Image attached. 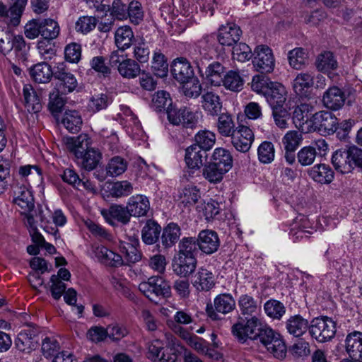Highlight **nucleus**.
Returning a JSON list of instances; mask_svg holds the SVG:
<instances>
[{
    "instance_id": "obj_61",
    "label": "nucleus",
    "mask_w": 362,
    "mask_h": 362,
    "mask_svg": "<svg viewBox=\"0 0 362 362\" xmlns=\"http://www.w3.org/2000/svg\"><path fill=\"white\" fill-rule=\"evenodd\" d=\"M128 18L134 25H139L144 19V11L141 3L132 1L128 5L127 11Z\"/></svg>"
},
{
    "instance_id": "obj_47",
    "label": "nucleus",
    "mask_w": 362,
    "mask_h": 362,
    "mask_svg": "<svg viewBox=\"0 0 362 362\" xmlns=\"http://www.w3.org/2000/svg\"><path fill=\"white\" fill-rule=\"evenodd\" d=\"M66 95L67 94L58 92L57 90L54 88L50 92L48 107L53 115L56 116L63 110L66 103Z\"/></svg>"
},
{
    "instance_id": "obj_25",
    "label": "nucleus",
    "mask_w": 362,
    "mask_h": 362,
    "mask_svg": "<svg viewBox=\"0 0 362 362\" xmlns=\"http://www.w3.org/2000/svg\"><path fill=\"white\" fill-rule=\"evenodd\" d=\"M309 176L320 184H329L334 177V171L326 164H317L308 170Z\"/></svg>"
},
{
    "instance_id": "obj_64",
    "label": "nucleus",
    "mask_w": 362,
    "mask_h": 362,
    "mask_svg": "<svg viewBox=\"0 0 362 362\" xmlns=\"http://www.w3.org/2000/svg\"><path fill=\"white\" fill-rule=\"evenodd\" d=\"M233 58L241 62L250 60L252 57L250 47L244 42L236 43L233 48Z\"/></svg>"
},
{
    "instance_id": "obj_48",
    "label": "nucleus",
    "mask_w": 362,
    "mask_h": 362,
    "mask_svg": "<svg viewBox=\"0 0 362 362\" xmlns=\"http://www.w3.org/2000/svg\"><path fill=\"white\" fill-rule=\"evenodd\" d=\"M226 173L228 172L211 161L206 163L202 170L204 177L211 183L220 182Z\"/></svg>"
},
{
    "instance_id": "obj_54",
    "label": "nucleus",
    "mask_w": 362,
    "mask_h": 362,
    "mask_svg": "<svg viewBox=\"0 0 362 362\" xmlns=\"http://www.w3.org/2000/svg\"><path fill=\"white\" fill-rule=\"evenodd\" d=\"M264 310L267 315L274 320H280L286 313V308L282 303L271 299L264 305Z\"/></svg>"
},
{
    "instance_id": "obj_46",
    "label": "nucleus",
    "mask_w": 362,
    "mask_h": 362,
    "mask_svg": "<svg viewBox=\"0 0 362 362\" xmlns=\"http://www.w3.org/2000/svg\"><path fill=\"white\" fill-rule=\"evenodd\" d=\"M314 75L310 72H301L293 80V87L296 94L303 95L304 90L313 86Z\"/></svg>"
},
{
    "instance_id": "obj_39",
    "label": "nucleus",
    "mask_w": 362,
    "mask_h": 362,
    "mask_svg": "<svg viewBox=\"0 0 362 362\" xmlns=\"http://www.w3.org/2000/svg\"><path fill=\"white\" fill-rule=\"evenodd\" d=\"M127 160L119 156L111 158L106 166L105 172L108 177H115L122 175L127 169Z\"/></svg>"
},
{
    "instance_id": "obj_5",
    "label": "nucleus",
    "mask_w": 362,
    "mask_h": 362,
    "mask_svg": "<svg viewBox=\"0 0 362 362\" xmlns=\"http://www.w3.org/2000/svg\"><path fill=\"white\" fill-rule=\"evenodd\" d=\"M336 332V322L327 316L315 317L310 325V334L319 342L331 340L335 336Z\"/></svg>"
},
{
    "instance_id": "obj_17",
    "label": "nucleus",
    "mask_w": 362,
    "mask_h": 362,
    "mask_svg": "<svg viewBox=\"0 0 362 362\" xmlns=\"http://www.w3.org/2000/svg\"><path fill=\"white\" fill-rule=\"evenodd\" d=\"M346 98L345 92L337 86H332L324 93L322 103L328 109L338 110L344 106Z\"/></svg>"
},
{
    "instance_id": "obj_29",
    "label": "nucleus",
    "mask_w": 362,
    "mask_h": 362,
    "mask_svg": "<svg viewBox=\"0 0 362 362\" xmlns=\"http://www.w3.org/2000/svg\"><path fill=\"white\" fill-rule=\"evenodd\" d=\"M24 104L29 112H38L42 109L40 97L30 84H25L23 88Z\"/></svg>"
},
{
    "instance_id": "obj_42",
    "label": "nucleus",
    "mask_w": 362,
    "mask_h": 362,
    "mask_svg": "<svg viewBox=\"0 0 362 362\" xmlns=\"http://www.w3.org/2000/svg\"><path fill=\"white\" fill-rule=\"evenodd\" d=\"M189 57L196 65L199 73L203 74V69H206L211 57L206 49L195 47L189 51Z\"/></svg>"
},
{
    "instance_id": "obj_7",
    "label": "nucleus",
    "mask_w": 362,
    "mask_h": 362,
    "mask_svg": "<svg viewBox=\"0 0 362 362\" xmlns=\"http://www.w3.org/2000/svg\"><path fill=\"white\" fill-rule=\"evenodd\" d=\"M252 64L255 70L261 74L273 71L275 59L272 50L267 45H259L254 51Z\"/></svg>"
},
{
    "instance_id": "obj_9",
    "label": "nucleus",
    "mask_w": 362,
    "mask_h": 362,
    "mask_svg": "<svg viewBox=\"0 0 362 362\" xmlns=\"http://www.w3.org/2000/svg\"><path fill=\"white\" fill-rule=\"evenodd\" d=\"M214 306L207 305L206 312L207 315L213 320L220 319L217 313L227 314L233 311L235 307V301L229 293L218 295L214 300Z\"/></svg>"
},
{
    "instance_id": "obj_57",
    "label": "nucleus",
    "mask_w": 362,
    "mask_h": 362,
    "mask_svg": "<svg viewBox=\"0 0 362 362\" xmlns=\"http://www.w3.org/2000/svg\"><path fill=\"white\" fill-rule=\"evenodd\" d=\"M133 192V185L127 180L117 181L112 184L110 193L112 197H127Z\"/></svg>"
},
{
    "instance_id": "obj_14",
    "label": "nucleus",
    "mask_w": 362,
    "mask_h": 362,
    "mask_svg": "<svg viewBox=\"0 0 362 362\" xmlns=\"http://www.w3.org/2000/svg\"><path fill=\"white\" fill-rule=\"evenodd\" d=\"M171 72L174 78L180 83H189L194 76L192 66L185 58H177L173 61Z\"/></svg>"
},
{
    "instance_id": "obj_41",
    "label": "nucleus",
    "mask_w": 362,
    "mask_h": 362,
    "mask_svg": "<svg viewBox=\"0 0 362 362\" xmlns=\"http://www.w3.org/2000/svg\"><path fill=\"white\" fill-rule=\"evenodd\" d=\"M199 250V248L196 238H183L178 244L177 255L189 257H197Z\"/></svg>"
},
{
    "instance_id": "obj_3",
    "label": "nucleus",
    "mask_w": 362,
    "mask_h": 362,
    "mask_svg": "<svg viewBox=\"0 0 362 362\" xmlns=\"http://www.w3.org/2000/svg\"><path fill=\"white\" fill-rule=\"evenodd\" d=\"M139 290L155 303L160 298H169L171 295L170 286L160 276H151L147 281L141 282L139 285Z\"/></svg>"
},
{
    "instance_id": "obj_21",
    "label": "nucleus",
    "mask_w": 362,
    "mask_h": 362,
    "mask_svg": "<svg viewBox=\"0 0 362 362\" xmlns=\"http://www.w3.org/2000/svg\"><path fill=\"white\" fill-rule=\"evenodd\" d=\"M313 110V105L308 103H301L295 108L293 113V122L296 127L301 129L302 132H310L309 127L305 129L304 126L309 120H311L312 117H310V115Z\"/></svg>"
},
{
    "instance_id": "obj_6",
    "label": "nucleus",
    "mask_w": 362,
    "mask_h": 362,
    "mask_svg": "<svg viewBox=\"0 0 362 362\" xmlns=\"http://www.w3.org/2000/svg\"><path fill=\"white\" fill-rule=\"evenodd\" d=\"M261 327V320L254 315L246 322L243 320H239L232 326L231 331L240 341L245 342L247 339L255 340Z\"/></svg>"
},
{
    "instance_id": "obj_51",
    "label": "nucleus",
    "mask_w": 362,
    "mask_h": 362,
    "mask_svg": "<svg viewBox=\"0 0 362 362\" xmlns=\"http://www.w3.org/2000/svg\"><path fill=\"white\" fill-rule=\"evenodd\" d=\"M151 69L154 74L160 78L165 77L168 71V64L164 54L155 52L151 62Z\"/></svg>"
},
{
    "instance_id": "obj_45",
    "label": "nucleus",
    "mask_w": 362,
    "mask_h": 362,
    "mask_svg": "<svg viewBox=\"0 0 362 362\" xmlns=\"http://www.w3.org/2000/svg\"><path fill=\"white\" fill-rule=\"evenodd\" d=\"M62 123L69 132L76 133L81 129L82 119L77 111L69 110L65 112Z\"/></svg>"
},
{
    "instance_id": "obj_31",
    "label": "nucleus",
    "mask_w": 362,
    "mask_h": 362,
    "mask_svg": "<svg viewBox=\"0 0 362 362\" xmlns=\"http://www.w3.org/2000/svg\"><path fill=\"white\" fill-rule=\"evenodd\" d=\"M193 284L199 291H208L215 285L214 276L211 272L201 267L194 276Z\"/></svg>"
},
{
    "instance_id": "obj_15",
    "label": "nucleus",
    "mask_w": 362,
    "mask_h": 362,
    "mask_svg": "<svg viewBox=\"0 0 362 362\" xmlns=\"http://www.w3.org/2000/svg\"><path fill=\"white\" fill-rule=\"evenodd\" d=\"M199 248L206 255H211L217 251L220 245L218 234L211 230H202L197 238Z\"/></svg>"
},
{
    "instance_id": "obj_8",
    "label": "nucleus",
    "mask_w": 362,
    "mask_h": 362,
    "mask_svg": "<svg viewBox=\"0 0 362 362\" xmlns=\"http://www.w3.org/2000/svg\"><path fill=\"white\" fill-rule=\"evenodd\" d=\"M310 122L314 130L322 135H330L337 130V118L329 111H320L313 115Z\"/></svg>"
},
{
    "instance_id": "obj_11",
    "label": "nucleus",
    "mask_w": 362,
    "mask_h": 362,
    "mask_svg": "<svg viewBox=\"0 0 362 362\" xmlns=\"http://www.w3.org/2000/svg\"><path fill=\"white\" fill-rule=\"evenodd\" d=\"M230 138L233 147L238 151L246 153L250 149L255 136L248 127L239 125L237 127V131Z\"/></svg>"
},
{
    "instance_id": "obj_16",
    "label": "nucleus",
    "mask_w": 362,
    "mask_h": 362,
    "mask_svg": "<svg viewBox=\"0 0 362 362\" xmlns=\"http://www.w3.org/2000/svg\"><path fill=\"white\" fill-rule=\"evenodd\" d=\"M197 263V257H185L176 254L173 259L172 267L175 274L187 277L194 272Z\"/></svg>"
},
{
    "instance_id": "obj_56",
    "label": "nucleus",
    "mask_w": 362,
    "mask_h": 362,
    "mask_svg": "<svg viewBox=\"0 0 362 362\" xmlns=\"http://www.w3.org/2000/svg\"><path fill=\"white\" fill-rule=\"evenodd\" d=\"M120 252L123 254L124 265H131L141 259L142 254L137 247L128 245H119Z\"/></svg>"
},
{
    "instance_id": "obj_43",
    "label": "nucleus",
    "mask_w": 362,
    "mask_h": 362,
    "mask_svg": "<svg viewBox=\"0 0 362 362\" xmlns=\"http://www.w3.org/2000/svg\"><path fill=\"white\" fill-rule=\"evenodd\" d=\"M181 235L180 227L174 223H169L164 229L161 235L163 245L170 247L174 245Z\"/></svg>"
},
{
    "instance_id": "obj_4",
    "label": "nucleus",
    "mask_w": 362,
    "mask_h": 362,
    "mask_svg": "<svg viewBox=\"0 0 362 362\" xmlns=\"http://www.w3.org/2000/svg\"><path fill=\"white\" fill-rule=\"evenodd\" d=\"M54 88L61 93H71L78 87L76 76L64 62L54 66Z\"/></svg>"
},
{
    "instance_id": "obj_63",
    "label": "nucleus",
    "mask_w": 362,
    "mask_h": 362,
    "mask_svg": "<svg viewBox=\"0 0 362 362\" xmlns=\"http://www.w3.org/2000/svg\"><path fill=\"white\" fill-rule=\"evenodd\" d=\"M303 140L302 134L297 131H288L282 139L284 149L296 150Z\"/></svg>"
},
{
    "instance_id": "obj_49",
    "label": "nucleus",
    "mask_w": 362,
    "mask_h": 362,
    "mask_svg": "<svg viewBox=\"0 0 362 362\" xmlns=\"http://www.w3.org/2000/svg\"><path fill=\"white\" fill-rule=\"evenodd\" d=\"M216 134L209 130H201L198 132L195 136L194 141L196 145L204 151H209L216 143Z\"/></svg>"
},
{
    "instance_id": "obj_62",
    "label": "nucleus",
    "mask_w": 362,
    "mask_h": 362,
    "mask_svg": "<svg viewBox=\"0 0 362 362\" xmlns=\"http://www.w3.org/2000/svg\"><path fill=\"white\" fill-rule=\"evenodd\" d=\"M200 198L199 191L194 186L185 187L180 192V199L185 206L194 204Z\"/></svg>"
},
{
    "instance_id": "obj_44",
    "label": "nucleus",
    "mask_w": 362,
    "mask_h": 362,
    "mask_svg": "<svg viewBox=\"0 0 362 362\" xmlns=\"http://www.w3.org/2000/svg\"><path fill=\"white\" fill-rule=\"evenodd\" d=\"M199 146L194 144L186 149L185 160L189 168H199L202 165L204 156Z\"/></svg>"
},
{
    "instance_id": "obj_50",
    "label": "nucleus",
    "mask_w": 362,
    "mask_h": 362,
    "mask_svg": "<svg viewBox=\"0 0 362 362\" xmlns=\"http://www.w3.org/2000/svg\"><path fill=\"white\" fill-rule=\"evenodd\" d=\"M172 106V100L170 94L165 90H158L153 94L151 100V107L157 111L161 112Z\"/></svg>"
},
{
    "instance_id": "obj_19",
    "label": "nucleus",
    "mask_w": 362,
    "mask_h": 362,
    "mask_svg": "<svg viewBox=\"0 0 362 362\" xmlns=\"http://www.w3.org/2000/svg\"><path fill=\"white\" fill-rule=\"evenodd\" d=\"M201 104L207 115L212 117L218 116L223 108L219 95L211 91L206 92L202 95Z\"/></svg>"
},
{
    "instance_id": "obj_28",
    "label": "nucleus",
    "mask_w": 362,
    "mask_h": 362,
    "mask_svg": "<svg viewBox=\"0 0 362 362\" xmlns=\"http://www.w3.org/2000/svg\"><path fill=\"white\" fill-rule=\"evenodd\" d=\"M36 334L37 332L31 329L22 330L15 341L16 348L22 352L30 353L36 346L34 340Z\"/></svg>"
},
{
    "instance_id": "obj_18",
    "label": "nucleus",
    "mask_w": 362,
    "mask_h": 362,
    "mask_svg": "<svg viewBox=\"0 0 362 362\" xmlns=\"http://www.w3.org/2000/svg\"><path fill=\"white\" fill-rule=\"evenodd\" d=\"M127 209L131 216H145L150 209L149 200L141 194L132 196L127 204Z\"/></svg>"
},
{
    "instance_id": "obj_12",
    "label": "nucleus",
    "mask_w": 362,
    "mask_h": 362,
    "mask_svg": "<svg viewBox=\"0 0 362 362\" xmlns=\"http://www.w3.org/2000/svg\"><path fill=\"white\" fill-rule=\"evenodd\" d=\"M92 252L97 260L107 267H119L124 266L122 257L104 245L93 247Z\"/></svg>"
},
{
    "instance_id": "obj_37",
    "label": "nucleus",
    "mask_w": 362,
    "mask_h": 362,
    "mask_svg": "<svg viewBox=\"0 0 362 362\" xmlns=\"http://www.w3.org/2000/svg\"><path fill=\"white\" fill-rule=\"evenodd\" d=\"M216 122L217 131L223 136L231 137L237 131L233 117L228 113L219 114Z\"/></svg>"
},
{
    "instance_id": "obj_1",
    "label": "nucleus",
    "mask_w": 362,
    "mask_h": 362,
    "mask_svg": "<svg viewBox=\"0 0 362 362\" xmlns=\"http://www.w3.org/2000/svg\"><path fill=\"white\" fill-rule=\"evenodd\" d=\"M63 141L66 149L75 156L83 169L91 171L98 167L102 159V153L98 148L91 146L90 138L87 134L66 137Z\"/></svg>"
},
{
    "instance_id": "obj_40",
    "label": "nucleus",
    "mask_w": 362,
    "mask_h": 362,
    "mask_svg": "<svg viewBox=\"0 0 362 362\" xmlns=\"http://www.w3.org/2000/svg\"><path fill=\"white\" fill-rule=\"evenodd\" d=\"M240 313L243 315H252L257 314L261 306L254 298L248 294L241 295L238 301Z\"/></svg>"
},
{
    "instance_id": "obj_23",
    "label": "nucleus",
    "mask_w": 362,
    "mask_h": 362,
    "mask_svg": "<svg viewBox=\"0 0 362 362\" xmlns=\"http://www.w3.org/2000/svg\"><path fill=\"white\" fill-rule=\"evenodd\" d=\"M286 89L281 83L274 82L264 95L272 108L282 107L286 100Z\"/></svg>"
},
{
    "instance_id": "obj_24",
    "label": "nucleus",
    "mask_w": 362,
    "mask_h": 362,
    "mask_svg": "<svg viewBox=\"0 0 362 362\" xmlns=\"http://www.w3.org/2000/svg\"><path fill=\"white\" fill-rule=\"evenodd\" d=\"M13 202L23 211H30L34 209V198L28 187L23 185L14 191Z\"/></svg>"
},
{
    "instance_id": "obj_22",
    "label": "nucleus",
    "mask_w": 362,
    "mask_h": 362,
    "mask_svg": "<svg viewBox=\"0 0 362 362\" xmlns=\"http://www.w3.org/2000/svg\"><path fill=\"white\" fill-rule=\"evenodd\" d=\"M346 351L355 360H362V332L354 331L349 333L345 340Z\"/></svg>"
},
{
    "instance_id": "obj_55",
    "label": "nucleus",
    "mask_w": 362,
    "mask_h": 362,
    "mask_svg": "<svg viewBox=\"0 0 362 362\" xmlns=\"http://www.w3.org/2000/svg\"><path fill=\"white\" fill-rule=\"evenodd\" d=\"M41 36L43 40H52L56 38L59 33L58 23L52 19H41Z\"/></svg>"
},
{
    "instance_id": "obj_30",
    "label": "nucleus",
    "mask_w": 362,
    "mask_h": 362,
    "mask_svg": "<svg viewBox=\"0 0 362 362\" xmlns=\"http://www.w3.org/2000/svg\"><path fill=\"white\" fill-rule=\"evenodd\" d=\"M20 177L30 185H40L42 181V170L38 165H25L18 169Z\"/></svg>"
},
{
    "instance_id": "obj_10",
    "label": "nucleus",
    "mask_w": 362,
    "mask_h": 362,
    "mask_svg": "<svg viewBox=\"0 0 362 362\" xmlns=\"http://www.w3.org/2000/svg\"><path fill=\"white\" fill-rule=\"evenodd\" d=\"M332 164L341 174L351 173L354 170L352 161V146L335 151L332 156Z\"/></svg>"
},
{
    "instance_id": "obj_35",
    "label": "nucleus",
    "mask_w": 362,
    "mask_h": 362,
    "mask_svg": "<svg viewBox=\"0 0 362 362\" xmlns=\"http://www.w3.org/2000/svg\"><path fill=\"white\" fill-rule=\"evenodd\" d=\"M119 74L124 78L133 79L139 76L141 66L134 59H123L117 67Z\"/></svg>"
},
{
    "instance_id": "obj_59",
    "label": "nucleus",
    "mask_w": 362,
    "mask_h": 362,
    "mask_svg": "<svg viewBox=\"0 0 362 362\" xmlns=\"http://www.w3.org/2000/svg\"><path fill=\"white\" fill-rule=\"evenodd\" d=\"M317 156L316 148L312 146L303 147L297 153L298 163L302 166H308L312 165Z\"/></svg>"
},
{
    "instance_id": "obj_52",
    "label": "nucleus",
    "mask_w": 362,
    "mask_h": 362,
    "mask_svg": "<svg viewBox=\"0 0 362 362\" xmlns=\"http://www.w3.org/2000/svg\"><path fill=\"white\" fill-rule=\"evenodd\" d=\"M288 62L291 66L299 70L303 69L308 61V54L301 47H297L288 52Z\"/></svg>"
},
{
    "instance_id": "obj_60",
    "label": "nucleus",
    "mask_w": 362,
    "mask_h": 362,
    "mask_svg": "<svg viewBox=\"0 0 362 362\" xmlns=\"http://www.w3.org/2000/svg\"><path fill=\"white\" fill-rule=\"evenodd\" d=\"M337 61L330 52H325L320 54L316 61V66L319 71H327L337 68Z\"/></svg>"
},
{
    "instance_id": "obj_58",
    "label": "nucleus",
    "mask_w": 362,
    "mask_h": 362,
    "mask_svg": "<svg viewBox=\"0 0 362 362\" xmlns=\"http://www.w3.org/2000/svg\"><path fill=\"white\" fill-rule=\"evenodd\" d=\"M257 156L262 163H270L274 159L275 150L274 144L270 141H263L258 147Z\"/></svg>"
},
{
    "instance_id": "obj_13",
    "label": "nucleus",
    "mask_w": 362,
    "mask_h": 362,
    "mask_svg": "<svg viewBox=\"0 0 362 362\" xmlns=\"http://www.w3.org/2000/svg\"><path fill=\"white\" fill-rule=\"evenodd\" d=\"M242 35L240 28L235 23H227L220 27L217 34V40L222 46H233L240 40Z\"/></svg>"
},
{
    "instance_id": "obj_38",
    "label": "nucleus",
    "mask_w": 362,
    "mask_h": 362,
    "mask_svg": "<svg viewBox=\"0 0 362 362\" xmlns=\"http://www.w3.org/2000/svg\"><path fill=\"white\" fill-rule=\"evenodd\" d=\"M288 332L296 337H299L305 334L307 329H310L308 320L304 319L299 315L291 316L286 322Z\"/></svg>"
},
{
    "instance_id": "obj_53",
    "label": "nucleus",
    "mask_w": 362,
    "mask_h": 362,
    "mask_svg": "<svg viewBox=\"0 0 362 362\" xmlns=\"http://www.w3.org/2000/svg\"><path fill=\"white\" fill-rule=\"evenodd\" d=\"M243 84L244 81L239 73L231 70L224 75L221 85L232 91H239L243 88Z\"/></svg>"
},
{
    "instance_id": "obj_26",
    "label": "nucleus",
    "mask_w": 362,
    "mask_h": 362,
    "mask_svg": "<svg viewBox=\"0 0 362 362\" xmlns=\"http://www.w3.org/2000/svg\"><path fill=\"white\" fill-rule=\"evenodd\" d=\"M163 349V343L160 340H153L148 346V358L154 362H175L177 361L176 354H168V358H165V353L162 351Z\"/></svg>"
},
{
    "instance_id": "obj_27",
    "label": "nucleus",
    "mask_w": 362,
    "mask_h": 362,
    "mask_svg": "<svg viewBox=\"0 0 362 362\" xmlns=\"http://www.w3.org/2000/svg\"><path fill=\"white\" fill-rule=\"evenodd\" d=\"M101 214L105 219L111 224L113 223V220L127 224L129 222L131 217L127 206L124 207L120 205H112L108 210H103Z\"/></svg>"
},
{
    "instance_id": "obj_36",
    "label": "nucleus",
    "mask_w": 362,
    "mask_h": 362,
    "mask_svg": "<svg viewBox=\"0 0 362 362\" xmlns=\"http://www.w3.org/2000/svg\"><path fill=\"white\" fill-rule=\"evenodd\" d=\"M30 75L35 82L45 83L54 77V69L46 62H41L34 65L30 71Z\"/></svg>"
},
{
    "instance_id": "obj_33",
    "label": "nucleus",
    "mask_w": 362,
    "mask_h": 362,
    "mask_svg": "<svg viewBox=\"0 0 362 362\" xmlns=\"http://www.w3.org/2000/svg\"><path fill=\"white\" fill-rule=\"evenodd\" d=\"M211 162L228 172L233 167V159L231 153L224 148L214 149L211 157Z\"/></svg>"
},
{
    "instance_id": "obj_2",
    "label": "nucleus",
    "mask_w": 362,
    "mask_h": 362,
    "mask_svg": "<svg viewBox=\"0 0 362 362\" xmlns=\"http://www.w3.org/2000/svg\"><path fill=\"white\" fill-rule=\"evenodd\" d=\"M260 344L277 359L282 360L286 355V346L280 334L272 328L264 326L259 329L257 338Z\"/></svg>"
},
{
    "instance_id": "obj_34",
    "label": "nucleus",
    "mask_w": 362,
    "mask_h": 362,
    "mask_svg": "<svg viewBox=\"0 0 362 362\" xmlns=\"http://www.w3.org/2000/svg\"><path fill=\"white\" fill-rule=\"evenodd\" d=\"M224 72V66L218 62H214L206 67L205 78L212 86H220L223 82Z\"/></svg>"
},
{
    "instance_id": "obj_32",
    "label": "nucleus",
    "mask_w": 362,
    "mask_h": 362,
    "mask_svg": "<svg viewBox=\"0 0 362 362\" xmlns=\"http://www.w3.org/2000/svg\"><path fill=\"white\" fill-rule=\"evenodd\" d=\"M161 232L160 226L153 220H148L141 230V240L146 245L156 243Z\"/></svg>"
},
{
    "instance_id": "obj_20",
    "label": "nucleus",
    "mask_w": 362,
    "mask_h": 362,
    "mask_svg": "<svg viewBox=\"0 0 362 362\" xmlns=\"http://www.w3.org/2000/svg\"><path fill=\"white\" fill-rule=\"evenodd\" d=\"M115 45L117 49L124 52L133 45L134 34L129 25L119 27L115 32Z\"/></svg>"
}]
</instances>
